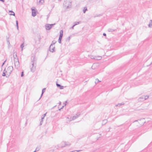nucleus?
Wrapping results in <instances>:
<instances>
[{
    "mask_svg": "<svg viewBox=\"0 0 152 152\" xmlns=\"http://www.w3.org/2000/svg\"><path fill=\"white\" fill-rule=\"evenodd\" d=\"M72 1L70 0H64L63 4L64 6L66 8H70L71 7Z\"/></svg>",
    "mask_w": 152,
    "mask_h": 152,
    "instance_id": "f257e3e1",
    "label": "nucleus"
},
{
    "mask_svg": "<svg viewBox=\"0 0 152 152\" xmlns=\"http://www.w3.org/2000/svg\"><path fill=\"white\" fill-rule=\"evenodd\" d=\"M13 70V67L12 66H9L7 68V70L5 71L7 75V76H6L7 77H8Z\"/></svg>",
    "mask_w": 152,
    "mask_h": 152,
    "instance_id": "f03ea898",
    "label": "nucleus"
},
{
    "mask_svg": "<svg viewBox=\"0 0 152 152\" xmlns=\"http://www.w3.org/2000/svg\"><path fill=\"white\" fill-rule=\"evenodd\" d=\"M15 57L14 56V64L15 67L17 69H18L19 67V62L17 57L16 53L15 54Z\"/></svg>",
    "mask_w": 152,
    "mask_h": 152,
    "instance_id": "7ed1b4c3",
    "label": "nucleus"
},
{
    "mask_svg": "<svg viewBox=\"0 0 152 152\" xmlns=\"http://www.w3.org/2000/svg\"><path fill=\"white\" fill-rule=\"evenodd\" d=\"M36 64H34V63L32 64L30 66L31 71V72H33L36 70Z\"/></svg>",
    "mask_w": 152,
    "mask_h": 152,
    "instance_id": "20e7f679",
    "label": "nucleus"
},
{
    "mask_svg": "<svg viewBox=\"0 0 152 152\" xmlns=\"http://www.w3.org/2000/svg\"><path fill=\"white\" fill-rule=\"evenodd\" d=\"M144 120L145 119L144 118H142L141 119L135 120L134 121H133V122L134 123V122L138 121L139 124H140V125L142 126L145 123Z\"/></svg>",
    "mask_w": 152,
    "mask_h": 152,
    "instance_id": "39448f33",
    "label": "nucleus"
},
{
    "mask_svg": "<svg viewBox=\"0 0 152 152\" xmlns=\"http://www.w3.org/2000/svg\"><path fill=\"white\" fill-rule=\"evenodd\" d=\"M31 60V64L34 63V64H36V59L34 55H33V56H32Z\"/></svg>",
    "mask_w": 152,
    "mask_h": 152,
    "instance_id": "423d86ee",
    "label": "nucleus"
},
{
    "mask_svg": "<svg viewBox=\"0 0 152 152\" xmlns=\"http://www.w3.org/2000/svg\"><path fill=\"white\" fill-rule=\"evenodd\" d=\"M131 123L130 121H128L126 122L124 124V126H125V128H127L131 125Z\"/></svg>",
    "mask_w": 152,
    "mask_h": 152,
    "instance_id": "0eeeda50",
    "label": "nucleus"
},
{
    "mask_svg": "<svg viewBox=\"0 0 152 152\" xmlns=\"http://www.w3.org/2000/svg\"><path fill=\"white\" fill-rule=\"evenodd\" d=\"M64 144V145L61 146V148L65 147L66 146H69L71 145L70 143L68 142H66L64 141H63L61 142V144Z\"/></svg>",
    "mask_w": 152,
    "mask_h": 152,
    "instance_id": "6e6552de",
    "label": "nucleus"
},
{
    "mask_svg": "<svg viewBox=\"0 0 152 152\" xmlns=\"http://www.w3.org/2000/svg\"><path fill=\"white\" fill-rule=\"evenodd\" d=\"M31 10H32V15L34 17L37 14H36V10L33 8H31Z\"/></svg>",
    "mask_w": 152,
    "mask_h": 152,
    "instance_id": "1a4fd4ad",
    "label": "nucleus"
},
{
    "mask_svg": "<svg viewBox=\"0 0 152 152\" xmlns=\"http://www.w3.org/2000/svg\"><path fill=\"white\" fill-rule=\"evenodd\" d=\"M55 46L53 45L52 44H51L50 47V51L52 52H53L54 51Z\"/></svg>",
    "mask_w": 152,
    "mask_h": 152,
    "instance_id": "9d476101",
    "label": "nucleus"
},
{
    "mask_svg": "<svg viewBox=\"0 0 152 152\" xmlns=\"http://www.w3.org/2000/svg\"><path fill=\"white\" fill-rule=\"evenodd\" d=\"M80 115V113H77L75 115L72 117V120H74L78 118Z\"/></svg>",
    "mask_w": 152,
    "mask_h": 152,
    "instance_id": "9b49d317",
    "label": "nucleus"
},
{
    "mask_svg": "<svg viewBox=\"0 0 152 152\" xmlns=\"http://www.w3.org/2000/svg\"><path fill=\"white\" fill-rule=\"evenodd\" d=\"M45 28L47 30H50L51 28L50 24H47L45 26Z\"/></svg>",
    "mask_w": 152,
    "mask_h": 152,
    "instance_id": "f8f14e48",
    "label": "nucleus"
},
{
    "mask_svg": "<svg viewBox=\"0 0 152 152\" xmlns=\"http://www.w3.org/2000/svg\"><path fill=\"white\" fill-rule=\"evenodd\" d=\"M56 84L57 87H59L60 89H63L64 88L63 86H61L60 84L56 83Z\"/></svg>",
    "mask_w": 152,
    "mask_h": 152,
    "instance_id": "ddd939ff",
    "label": "nucleus"
},
{
    "mask_svg": "<svg viewBox=\"0 0 152 152\" xmlns=\"http://www.w3.org/2000/svg\"><path fill=\"white\" fill-rule=\"evenodd\" d=\"M63 31L62 30L60 31L59 37L62 38L63 36Z\"/></svg>",
    "mask_w": 152,
    "mask_h": 152,
    "instance_id": "4468645a",
    "label": "nucleus"
},
{
    "mask_svg": "<svg viewBox=\"0 0 152 152\" xmlns=\"http://www.w3.org/2000/svg\"><path fill=\"white\" fill-rule=\"evenodd\" d=\"M144 99V98L143 97V96H142L141 97H140L138 99V100H139V101H144L145 100V99Z\"/></svg>",
    "mask_w": 152,
    "mask_h": 152,
    "instance_id": "2eb2a0df",
    "label": "nucleus"
},
{
    "mask_svg": "<svg viewBox=\"0 0 152 152\" xmlns=\"http://www.w3.org/2000/svg\"><path fill=\"white\" fill-rule=\"evenodd\" d=\"M107 122V119H105L103 120L102 123V125H103L105 124Z\"/></svg>",
    "mask_w": 152,
    "mask_h": 152,
    "instance_id": "dca6fc26",
    "label": "nucleus"
},
{
    "mask_svg": "<svg viewBox=\"0 0 152 152\" xmlns=\"http://www.w3.org/2000/svg\"><path fill=\"white\" fill-rule=\"evenodd\" d=\"M115 29H113L111 28H109L108 29V31L109 32H113L115 31Z\"/></svg>",
    "mask_w": 152,
    "mask_h": 152,
    "instance_id": "f3484780",
    "label": "nucleus"
},
{
    "mask_svg": "<svg viewBox=\"0 0 152 152\" xmlns=\"http://www.w3.org/2000/svg\"><path fill=\"white\" fill-rule=\"evenodd\" d=\"M130 147V145L129 144H127L125 145V148L126 149V151H127ZM125 150H124V151Z\"/></svg>",
    "mask_w": 152,
    "mask_h": 152,
    "instance_id": "a211bd4d",
    "label": "nucleus"
},
{
    "mask_svg": "<svg viewBox=\"0 0 152 152\" xmlns=\"http://www.w3.org/2000/svg\"><path fill=\"white\" fill-rule=\"evenodd\" d=\"M45 90H46V88H44L43 89H42V94H41V96L40 97V98L39 99H40L42 97V96L43 95V94L45 92Z\"/></svg>",
    "mask_w": 152,
    "mask_h": 152,
    "instance_id": "6ab92c4d",
    "label": "nucleus"
},
{
    "mask_svg": "<svg viewBox=\"0 0 152 152\" xmlns=\"http://www.w3.org/2000/svg\"><path fill=\"white\" fill-rule=\"evenodd\" d=\"M5 71H6V69H4V72H3L2 75L3 76H7L6 73L5 72Z\"/></svg>",
    "mask_w": 152,
    "mask_h": 152,
    "instance_id": "aec40b11",
    "label": "nucleus"
},
{
    "mask_svg": "<svg viewBox=\"0 0 152 152\" xmlns=\"http://www.w3.org/2000/svg\"><path fill=\"white\" fill-rule=\"evenodd\" d=\"M102 57L100 56H95V60H100L101 59Z\"/></svg>",
    "mask_w": 152,
    "mask_h": 152,
    "instance_id": "412c9836",
    "label": "nucleus"
},
{
    "mask_svg": "<svg viewBox=\"0 0 152 152\" xmlns=\"http://www.w3.org/2000/svg\"><path fill=\"white\" fill-rule=\"evenodd\" d=\"M9 12H11V13H12V14H10V15H13L14 16H15V13L12 11V10L9 11Z\"/></svg>",
    "mask_w": 152,
    "mask_h": 152,
    "instance_id": "4be33fe9",
    "label": "nucleus"
},
{
    "mask_svg": "<svg viewBox=\"0 0 152 152\" xmlns=\"http://www.w3.org/2000/svg\"><path fill=\"white\" fill-rule=\"evenodd\" d=\"M40 148V146H38L36 148L35 151H39Z\"/></svg>",
    "mask_w": 152,
    "mask_h": 152,
    "instance_id": "5701e85b",
    "label": "nucleus"
},
{
    "mask_svg": "<svg viewBox=\"0 0 152 152\" xmlns=\"http://www.w3.org/2000/svg\"><path fill=\"white\" fill-rule=\"evenodd\" d=\"M143 97L144 98V99L145 100L148 99L149 97V96H143Z\"/></svg>",
    "mask_w": 152,
    "mask_h": 152,
    "instance_id": "b1692460",
    "label": "nucleus"
},
{
    "mask_svg": "<svg viewBox=\"0 0 152 152\" xmlns=\"http://www.w3.org/2000/svg\"><path fill=\"white\" fill-rule=\"evenodd\" d=\"M62 39V38L59 37V38H58V42L60 44L61 43V40Z\"/></svg>",
    "mask_w": 152,
    "mask_h": 152,
    "instance_id": "393cba45",
    "label": "nucleus"
},
{
    "mask_svg": "<svg viewBox=\"0 0 152 152\" xmlns=\"http://www.w3.org/2000/svg\"><path fill=\"white\" fill-rule=\"evenodd\" d=\"M46 113H45V114H43L42 115L41 118L42 119V120L44 119L45 116L46 115Z\"/></svg>",
    "mask_w": 152,
    "mask_h": 152,
    "instance_id": "a878e982",
    "label": "nucleus"
},
{
    "mask_svg": "<svg viewBox=\"0 0 152 152\" xmlns=\"http://www.w3.org/2000/svg\"><path fill=\"white\" fill-rule=\"evenodd\" d=\"M124 105V103H119V104H117V105H115V106L116 107V106H120L122 105Z\"/></svg>",
    "mask_w": 152,
    "mask_h": 152,
    "instance_id": "bb28decb",
    "label": "nucleus"
},
{
    "mask_svg": "<svg viewBox=\"0 0 152 152\" xmlns=\"http://www.w3.org/2000/svg\"><path fill=\"white\" fill-rule=\"evenodd\" d=\"M16 26L17 28V29L18 30V22L17 20H16Z\"/></svg>",
    "mask_w": 152,
    "mask_h": 152,
    "instance_id": "cd10ccee",
    "label": "nucleus"
},
{
    "mask_svg": "<svg viewBox=\"0 0 152 152\" xmlns=\"http://www.w3.org/2000/svg\"><path fill=\"white\" fill-rule=\"evenodd\" d=\"M39 3L41 4H43L44 2V0H39Z\"/></svg>",
    "mask_w": 152,
    "mask_h": 152,
    "instance_id": "c85d7f7f",
    "label": "nucleus"
},
{
    "mask_svg": "<svg viewBox=\"0 0 152 152\" xmlns=\"http://www.w3.org/2000/svg\"><path fill=\"white\" fill-rule=\"evenodd\" d=\"M87 10V8H86V7H84V9L83 10V13H85L86 12V11Z\"/></svg>",
    "mask_w": 152,
    "mask_h": 152,
    "instance_id": "c756f323",
    "label": "nucleus"
},
{
    "mask_svg": "<svg viewBox=\"0 0 152 152\" xmlns=\"http://www.w3.org/2000/svg\"><path fill=\"white\" fill-rule=\"evenodd\" d=\"M81 150H76V151H70V152H79L81 151Z\"/></svg>",
    "mask_w": 152,
    "mask_h": 152,
    "instance_id": "7c9ffc66",
    "label": "nucleus"
},
{
    "mask_svg": "<svg viewBox=\"0 0 152 152\" xmlns=\"http://www.w3.org/2000/svg\"><path fill=\"white\" fill-rule=\"evenodd\" d=\"M95 56H90V58H91V59H95Z\"/></svg>",
    "mask_w": 152,
    "mask_h": 152,
    "instance_id": "2f4dec72",
    "label": "nucleus"
},
{
    "mask_svg": "<svg viewBox=\"0 0 152 152\" xmlns=\"http://www.w3.org/2000/svg\"><path fill=\"white\" fill-rule=\"evenodd\" d=\"M56 42L55 41L53 40V41H52L51 44H52L53 45H53H54Z\"/></svg>",
    "mask_w": 152,
    "mask_h": 152,
    "instance_id": "473e14b6",
    "label": "nucleus"
},
{
    "mask_svg": "<svg viewBox=\"0 0 152 152\" xmlns=\"http://www.w3.org/2000/svg\"><path fill=\"white\" fill-rule=\"evenodd\" d=\"M79 23V22H76L74 24V25L75 26Z\"/></svg>",
    "mask_w": 152,
    "mask_h": 152,
    "instance_id": "72a5a7b5",
    "label": "nucleus"
},
{
    "mask_svg": "<svg viewBox=\"0 0 152 152\" xmlns=\"http://www.w3.org/2000/svg\"><path fill=\"white\" fill-rule=\"evenodd\" d=\"M23 76H24L23 72H21V77H23Z\"/></svg>",
    "mask_w": 152,
    "mask_h": 152,
    "instance_id": "f704fd0d",
    "label": "nucleus"
},
{
    "mask_svg": "<svg viewBox=\"0 0 152 152\" xmlns=\"http://www.w3.org/2000/svg\"><path fill=\"white\" fill-rule=\"evenodd\" d=\"M24 47V45H23V44H22L21 45H20V47L22 49Z\"/></svg>",
    "mask_w": 152,
    "mask_h": 152,
    "instance_id": "c9c22d12",
    "label": "nucleus"
},
{
    "mask_svg": "<svg viewBox=\"0 0 152 152\" xmlns=\"http://www.w3.org/2000/svg\"><path fill=\"white\" fill-rule=\"evenodd\" d=\"M42 122H43V120H41V121H40V125H42Z\"/></svg>",
    "mask_w": 152,
    "mask_h": 152,
    "instance_id": "e433bc0d",
    "label": "nucleus"
},
{
    "mask_svg": "<svg viewBox=\"0 0 152 152\" xmlns=\"http://www.w3.org/2000/svg\"><path fill=\"white\" fill-rule=\"evenodd\" d=\"M6 61V60L5 61H4V62L3 63V64H2V66H2H2H3V65L4 64V63H5V62Z\"/></svg>",
    "mask_w": 152,
    "mask_h": 152,
    "instance_id": "4c0bfd02",
    "label": "nucleus"
},
{
    "mask_svg": "<svg viewBox=\"0 0 152 152\" xmlns=\"http://www.w3.org/2000/svg\"><path fill=\"white\" fill-rule=\"evenodd\" d=\"M55 24H50V26H51V28L54 25H55Z\"/></svg>",
    "mask_w": 152,
    "mask_h": 152,
    "instance_id": "58836bf2",
    "label": "nucleus"
},
{
    "mask_svg": "<svg viewBox=\"0 0 152 152\" xmlns=\"http://www.w3.org/2000/svg\"><path fill=\"white\" fill-rule=\"evenodd\" d=\"M103 35L104 36H106V34L105 33H104L103 34Z\"/></svg>",
    "mask_w": 152,
    "mask_h": 152,
    "instance_id": "ea45409f",
    "label": "nucleus"
},
{
    "mask_svg": "<svg viewBox=\"0 0 152 152\" xmlns=\"http://www.w3.org/2000/svg\"><path fill=\"white\" fill-rule=\"evenodd\" d=\"M75 26L74 25L72 27V29H74V27Z\"/></svg>",
    "mask_w": 152,
    "mask_h": 152,
    "instance_id": "a19ab883",
    "label": "nucleus"
},
{
    "mask_svg": "<svg viewBox=\"0 0 152 152\" xmlns=\"http://www.w3.org/2000/svg\"><path fill=\"white\" fill-rule=\"evenodd\" d=\"M0 1H1L3 2H4L5 1L4 0H0Z\"/></svg>",
    "mask_w": 152,
    "mask_h": 152,
    "instance_id": "79ce46f5",
    "label": "nucleus"
},
{
    "mask_svg": "<svg viewBox=\"0 0 152 152\" xmlns=\"http://www.w3.org/2000/svg\"><path fill=\"white\" fill-rule=\"evenodd\" d=\"M7 42H8V43L9 44H10V42H9V40H7Z\"/></svg>",
    "mask_w": 152,
    "mask_h": 152,
    "instance_id": "37998d69",
    "label": "nucleus"
},
{
    "mask_svg": "<svg viewBox=\"0 0 152 152\" xmlns=\"http://www.w3.org/2000/svg\"><path fill=\"white\" fill-rule=\"evenodd\" d=\"M64 107V106H63L62 107H61L60 109H59V110H60L61 109H62Z\"/></svg>",
    "mask_w": 152,
    "mask_h": 152,
    "instance_id": "c03bdc74",
    "label": "nucleus"
},
{
    "mask_svg": "<svg viewBox=\"0 0 152 152\" xmlns=\"http://www.w3.org/2000/svg\"><path fill=\"white\" fill-rule=\"evenodd\" d=\"M96 80H97L98 82H99V80L98 79H96Z\"/></svg>",
    "mask_w": 152,
    "mask_h": 152,
    "instance_id": "a18cd8bd",
    "label": "nucleus"
},
{
    "mask_svg": "<svg viewBox=\"0 0 152 152\" xmlns=\"http://www.w3.org/2000/svg\"><path fill=\"white\" fill-rule=\"evenodd\" d=\"M59 105L61 104V102H60L59 103Z\"/></svg>",
    "mask_w": 152,
    "mask_h": 152,
    "instance_id": "49530a36",
    "label": "nucleus"
},
{
    "mask_svg": "<svg viewBox=\"0 0 152 152\" xmlns=\"http://www.w3.org/2000/svg\"><path fill=\"white\" fill-rule=\"evenodd\" d=\"M62 144L61 146H63V145H64V144Z\"/></svg>",
    "mask_w": 152,
    "mask_h": 152,
    "instance_id": "de8ad7c7",
    "label": "nucleus"
},
{
    "mask_svg": "<svg viewBox=\"0 0 152 152\" xmlns=\"http://www.w3.org/2000/svg\"><path fill=\"white\" fill-rule=\"evenodd\" d=\"M70 37H69V39H70Z\"/></svg>",
    "mask_w": 152,
    "mask_h": 152,
    "instance_id": "09e8293b",
    "label": "nucleus"
},
{
    "mask_svg": "<svg viewBox=\"0 0 152 152\" xmlns=\"http://www.w3.org/2000/svg\"><path fill=\"white\" fill-rule=\"evenodd\" d=\"M36 152V151L35 150V151H34V152Z\"/></svg>",
    "mask_w": 152,
    "mask_h": 152,
    "instance_id": "8fccbe9b",
    "label": "nucleus"
},
{
    "mask_svg": "<svg viewBox=\"0 0 152 152\" xmlns=\"http://www.w3.org/2000/svg\"><path fill=\"white\" fill-rule=\"evenodd\" d=\"M94 64L93 65V66H92V68L93 67V66H94Z\"/></svg>",
    "mask_w": 152,
    "mask_h": 152,
    "instance_id": "3c124183",
    "label": "nucleus"
}]
</instances>
